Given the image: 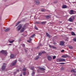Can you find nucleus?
Returning a JSON list of instances; mask_svg holds the SVG:
<instances>
[{
  "label": "nucleus",
  "mask_w": 76,
  "mask_h": 76,
  "mask_svg": "<svg viewBox=\"0 0 76 76\" xmlns=\"http://www.w3.org/2000/svg\"><path fill=\"white\" fill-rule=\"evenodd\" d=\"M71 34L73 36H76V34H75V32H71Z\"/></svg>",
  "instance_id": "nucleus-20"
},
{
  "label": "nucleus",
  "mask_w": 76,
  "mask_h": 76,
  "mask_svg": "<svg viewBox=\"0 0 76 76\" xmlns=\"http://www.w3.org/2000/svg\"><path fill=\"white\" fill-rule=\"evenodd\" d=\"M22 25L20 24L17 27V28H18V29L17 30V31H20L21 28H22Z\"/></svg>",
  "instance_id": "nucleus-4"
},
{
  "label": "nucleus",
  "mask_w": 76,
  "mask_h": 76,
  "mask_svg": "<svg viewBox=\"0 0 76 76\" xmlns=\"http://www.w3.org/2000/svg\"><path fill=\"white\" fill-rule=\"evenodd\" d=\"M46 21H44L43 22H41L40 23L41 24H42V25H44V24H45L46 23Z\"/></svg>",
  "instance_id": "nucleus-18"
},
{
  "label": "nucleus",
  "mask_w": 76,
  "mask_h": 76,
  "mask_svg": "<svg viewBox=\"0 0 76 76\" xmlns=\"http://www.w3.org/2000/svg\"><path fill=\"white\" fill-rule=\"evenodd\" d=\"M73 19H75V17H73Z\"/></svg>",
  "instance_id": "nucleus-47"
},
{
  "label": "nucleus",
  "mask_w": 76,
  "mask_h": 76,
  "mask_svg": "<svg viewBox=\"0 0 76 76\" xmlns=\"http://www.w3.org/2000/svg\"><path fill=\"white\" fill-rule=\"evenodd\" d=\"M59 23H61V21H60V22H59Z\"/></svg>",
  "instance_id": "nucleus-50"
},
{
  "label": "nucleus",
  "mask_w": 76,
  "mask_h": 76,
  "mask_svg": "<svg viewBox=\"0 0 76 76\" xmlns=\"http://www.w3.org/2000/svg\"><path fill=\"white\" fill-rule=\"evenodd\" d=\"M29 40L31 41H32V39L30 38L29 39Z\"/></svg>",
  "instance_id": "nucleus-42"
},
{
  "label": "nucleus",
  "mask_w": 76,
  "mask_h": 76,
  "mask_svg": "<svg viewBox=\"0 0 76 76\" xmlns=\"http://www.w3.org/2000/svg\"><path fill=\"white\" fill-rule=\"evenodd\" d=\"M34 28H35V29L36 30H38V28H37V27H36V26H35L34 27Z\"/></svg>",
  "instance_id": "nucleus-36"
},
{
  "label": "nucleus",
  "mask_w": 76,
  "mask_h": 76,
  "mask_svg": "<svg viewBox=\"0 0 76 76\" xmlns=\"http://www.w3.org/2000/svg\"><path fill=\"white\" fill-rule=\"evenodd\" d=\"M6 66H7V64L4 63L3 64V65L2 66L1 69L2 71H4V70L6 69Z\"/></svg>",
  "instance_id": "nucleus-1"
},
{
  "label": "nucleus",
  "mask_w": 76,
  "mask_h": 76,
  "mask_svg": "<svg viewBox=\"0 0 76 76\" xmlns=\"http://www.w3.org/2000/svg\"><path fill=\"white\" fill-rule=\"evenodd\" d=\"M25 52H26V50H25Z\"/></svg>",
  "instance_id": "nucleus-54"
},
{
  "label": "nucleus",
  "mask_w": 76,
  "mask_h": 76,
  "mask_svg": "<svg viewBox=\"0 0 76 76\" xmlns=\"http://www.w3.org/2000/svg\"><path fill=\"white\" fill-rule=\"evenodd\" d=\"M69 22H73V19L72 18H70L69 19Z\"/></svg>",
  "instance_id": "nucleus-19"
},
{
  "label": "nucleus",
  "mask_w": 76,
  "mask_h": 76,
  "mask_svg": "<svg viewBox=\"0 0 76 76\" xmlns=\"http://www.w3.org/2000/svg\"><path fill=\"white\" fill-rule=\"evenodd\" d=\"M36 23L37 24H39V22H36Z\"/></svg>",
  "instance_id": "nucleus-39"
},
{
  "label": "nucleus",
  "mask_w": 76,
  "mask_h": 76,
  "mask_svg": "<svg viewBox=\"0 0 76 76\" xmlns=\"http://www.w3.org/2000/svg\"><path fill=\"white\" fill-rule=\"evenodd\" d=\"M56 61L57 62H61V61L65 62V61H66V60H65V59H64L61 58L60 59H57Z\"/></svg>",
  "instance_id": "nucleus-2"
},
{
  "label": "nucleus",
  "mask_w": 76,
  "mask_h": 76,
  "mask_svg": "<svg viewBox=\"0 0 76 76\" xmlns=\"http://www.w3.org/2000/svg\"><path fill=\"white\" fill-rule=\"evenodd\" d=\"M46 34L47 37H49V38H50V34H48V33L46 32Z\"/></svg>",
  "instance_id": "nucleus-21"
},
{
  "label": "nucleus",
  "mask_w": 76,
  "mask_h": 76,
  "mask_svg": "<svg viewBox=\"0 0 76 76\" xmlns=\"http://www.w3.org/2000/svg\"><path fill=\"white\" fill-rule=\"evenodd\" d=\"M42 53H46V52H45V51H43L42 52Z\"/></svg>",
  "instance_id": "nucleus-38"
},
{
  "label": "nucleus",
  "mask_w": 76,
  "mask_h": 76,
  "mask_svg": "<svg viewBox=\"0 0 76 76\" xmlns=\"http://www.w3.org/2000/svg\"><path fill=\"white\" fill-rule=\"evenodd\" d=\"M28 42H30L29 40H28Z\"/></svg>",
  "instance_id": "nucleus-48"
},
{
  "label": "nucleus",
  "mask_w": 76,
  "mask_h": 76,
  "mask_svg": "<svg viewBox=\"0 0 76 76\" xmlns=\"http://www.w3.org/2000/svg\"><path fill=\"white\" fill-rule=\"evenodd\" d=\"M56 58V56H54L53 57V59H55Z\"/></svg>",
  "instance_id": "nucleus-34"
},
{
  "label": "nucleus",
  "mask_w": 76,
  "mask_h": 76,
  "mask_svg": "<svg viewBox=\"0 0 76 76\" xmlns=\"http://www.w3.org/2000/svg\"><path fill=\"white\" fill-rule=\"evenodd\" d=\"M8 42H10V40H8Z\"/></svg>",
  "instance_id": "nucleus-51"
},
{
  "label": "nucleus",
  "mask_w": 76,
  "mask_h": 76,
  "mask_svg": "<svg viewBox=\"0 0 76 76\" xmlns=\"http://www.w3.org/2000/svg\"><path fill=\"white\" fill-rule=\"evenodd\" d=\"M49 47L50 48H53V49H56V48H57L56 47L54 46H52L51 45H49Z\"/></svg>",
  "instance_id": "nucleus-7"
},
{
  "label": "nucleus",
  "mask_w": 76,
  "mask_h": 76,
  "mask_svg": "<svg viewBox=\"0 0 76 76\" xmlns=\"http://www.w3.org/2000/svg\"><path fill=\"white\" fill-rule=\"evenodd\" d=\"M61 70H63V67H61Z\"/></svg>",
  "instance_id": "nucleus-46"
},
{
  "label": "nucleus",
  "mask_w": 76,
  "mask_h": 76,
  "mask_svg": "<svg viewBox=\"0 0 76 76\" xmlns=\"http://www.w3.org/2000/svg\"><path fill=\"white\" fill-rule=\"evenodd\" d=\"M69 14H70V15H73L74 14V11H73V10H71L70 11Z\"/></svg>",
  "instance_id": "nucleus-11"
},
{
  "label": "nucleus",
  "mask_w": 76,
  "mask_h": 76,
  "mask_svg": "<svg viewBox=\"0 0 76 76\" xmlns=\"http://www.w3.org/2000/svg\"><path fill=\"white\" fill-rule=\"evenodd\" d=\"M64 50H61V52H64Z\"/></svg>",
  "instance_id": "nucleus-40"
},
{
  "label": "nucleus",
  "mask_w": 76,
  "mask_h": 76,
  "mask_svg": "<svg viewBox=\"0 0 76 76\" xmlns=\"http://www.w3.org/2000/svg\"><path fill=\"white\" fill-rule=\"evenodd\" d=\"M59 64H65V63H59Z\"/></svg>",
  "instance_id": "nucleus-35"
},
{
  "label": "nucleus",
  "mask_w": 76,
  "mask_h": 76,
  "mask_svg": "<svg viewBox=\"0 0 76 76\" xmlns=\"http://www.w3.org/2000/svg\"><path fill=\"white\" fill-rule=\"evenodd\" d=\"M25 27H26V25H25L24 26V27L22 28L20 30V32L21 33L23 32V31L25 30Z\"/></svg>",
  "instance_id": "nucleus-5"
},
{
  "label": "nucleus",
  "mask_w": 76,
  "mask_h": 76,
  "mask_svg": "<svg viewBox=\"0 0 76 76\" xmlns=\"http://www.w3.org/2000/svg\"><path fill=\"white\" fill-rule=\"evenodd\" d=\"M66 41H68V39H66Z\"/></svg>",
  "instance_id": "nucleus-43"
},
{
  "label": "nucleus",
  "mask_w": 76,
  "mask_h": 76,
  "mask_svg": "<svg viewBox=\"0 0 76 76\" xmlns=\"http://www.w3.org/2000/svg\"><path fill=\"white\" fill-rule=\"evenodd\" d=\"M10 58H13L15 57V55L14 54H12L10 56Z\"/></svg>",
  "instance_id": "nucleus-12"
},
{
  "label": "nucleus",
  "mask_w": 76,
  "mask_h": 76,
  "mask_svg": "<svg viewBox=\"0 0 76 76\" xmlns=\"http://www.w3.org/2000/svg\"><path fill=\"white\" fill-rule=\"evenodd\" d=\"M67 6L66 5H63L62 6V9H66L67 8Z\"/></svg>",
  "instance_id": "nucleus-17"
},
{
  "label": "nucleus",
  "mask_w": 76,
  "mask_h": 76,
  "mask_svg": "<svg viewBox=\"0 0 76 76\" xmlns=\"http://www.w3.org/2000/svg\"><path fill=\"white\" fill-rule=\"evenodd\" d=\"M67 57H69V56L66 55H63L62 56V57L63 58H67Z\"/></svg>",
  "instance_id": "nucleus-14"
},
{
  "label": "nucleus",
  "mask_w": 76,
  "mask_h": 76,
  "mask_svg": "<svg viewBox=\"0 0 76 76\" xmlns=\"http://www.w3.org/2000/svg\"><path fill=\"white\" fill-rule=\"evenodd\" d=\"M22 45L23 47H25V45L24 44H23Z\"/></svg>",
  "instance_id": "nucleus-41"
},
{
  "label": "nucleus",
  "mask_w": 76,
  "mask_h": 76,
  "mask_svg": "<svg viewBox=\"0 0 76 76\" xmlns=\"http://www.w3.org/2000/svg\"><path fill=\"white\" fill-rule=\"evenodd\" d=\"M14 41H15V40H13L11 41H10V43H13V42Z\"/></svg>",
  "instance_id": "nucleus-26"
},
{
  "label": "nucleus",
  "mask_w": 76,
  "mask_h": 76,
  "mask_svg": "<svg viewBox=\"0 0 76 76\" xmlns=\"http://www.w3.org/2000/svg\"><path fill=\"white\" fill-rule=\"evenodd\" d=\"M10 45H11V44H10Z\"/></svg>",
  "instance_id": "nucleus-55"
},
{
  "label": "nucleus",
  "mask_w": 76,
  "mask_h": 76,
  "mask_svg": "<svg viewBox=\"0 0 76 76\" xmlns=\"http://www.w3.org/2000/svg\"><path fill=\"white\" fill-rule=\"evenodd\" d=\"M35 75V72H33L32 73V76H34V75Z\"/></svg>",
  "instance_id": "nucleus-32"
},
{
  "label": "nucleus",
  "mask_w": 76,
  "mask_h": 76,
  "mask_svg": "<svg viewBox=\"0 0 76 76\" xmlns=\"http://www.w3.org/2000/svg\"><path fill=\"white\" fill-rule=\"evenodd\" d=\"M54 44L56 45V44H57V43H56V42H54Z\"/></svg>",
  "instance_id": "nucleus-44"
},
{
  "label": "nucleus",
  "mask_w": 76,
  "mask_h": 76,
  "mask_svg": "<svg viewBox=\"0 0 76 76\" xmlns=\"http://www.w3.org/2000/svg\"><path fill=\"white\" fill-rule=\"evenodd\" d=\"M69 48H70V49H73V47L71 46H69Z\"/></svg>",
  "instance_id": "nucleus-24"
},
{
  "label": "nucleus",
  "mask_w": 76,
  "mask_h": 76,
  "mask_svg": "<svg viewBox=\"0 0 76 76\" xmlns=\"http://www.w3.org/2000/svg\"><path fill=\"white\" fill-rule=\"evenodd\" d=\"M73 40L75 42H76V38H74L73 39Z\"/></svg>",
  "instance_id": "nucleus-29"
},
{
  "label": "nucleus",
  "mask_w": 76,
  "mask_h": 76,
  "mask_svg": "<svg viewBox=\"0 0 76 76\" xmlns=\"http://www.w3.org/2000/svg\"><path fill=\"white\" fill-rule=\"evenodd\" d=\"M0 20H1V17H0Z\"/></svg>",
  "instance_id": "nucleus-45"
},
{
  "label": "nucleus",
  "mask_w": 76,
  "mask_h": 76,
  "mask_svg": "<svg viewBox=\"0 0 76 76\" xmlns=\"http://www.w3.org/2000/svg\"><path fill=\"white\" fill-rule=\"evenodd\" d=\"M39 70H45V68H41L40 67H39Z\"/></svg>",
  "instance_id": "nucleus-16"
},
{
  "label": "nucleus",
  "mask_w": 76,
  "mask_h": 76,
  "mask_svg": "<svg viewBox=\"0 0 76 76\" xmlns=\"http://www.w3.org/2000/svg\"><path fill=\"white\" fill-rule=\"evenodd\" d=\"M54 3H56V1H54Z\"/></svg>",
  "instance_id": "nucleus-52"
},
{
  "label": "nucleus",
  "mask_w": 76,
  "mask_h": 76,
  "mask_svg": "<svg viewBox=\"0 0 76 76\" xmlns=\"http://www.w3.org/2000/svg\"><path fill=\"white\" fill-rule=\"evenodd\" d=\"M41 11L42 12H44L45 11V9H42L41 10Z\"/></svg>",
  "instance_id": "nucleus-30"
},
{
  "label": "nucleus",
  "mask_w": 76,
  "mask_h": 76,
  "mask_svg": "<svg viewBox=\"0 0 76 76\" xmlns=\"http://www.w3.org/2000/svg\"><path fill=\"white\" fill-rule=\"evenodd\" d=\"M16 62H17V61L16 60H15L13 62V63H12V66H14V65H15L16 64Z\"/></svg>",
  "instance_id": "nucleus-10"
},
{
  "label": "nucleus",
  "mask_w": 76,
  "mask_h": 76,
  "mask_svg": "<svg viewBox=\"0 0 76 76\" xmlns=\"http://www.w3.org/2000/svg\"><path fill=\"white\" fill-rule=\"evenodd\" d=\"M20 23V21H19L15 25L16 26H18V25H19V23Z\"/></svg>",
  "instance_id": "nucleus-22"
},
{
  "label": "nucleus",
  "mask_w": 76,
  "mask_h": 76,
  "mask_svg": "<svg viewBox=\"0 0 76 76\" xmlns=\"http://www.w3.org/2000/svg\"><path fill=\"white\" fill-rule=\"evenodd\" d=\"M35 37V34H34L32 36H31V38H33V37Z\"/></svg>",
  "instance_id": "nucleus-27"
},
{
  "label": "nucleus",
  "mask_w": 76,
  "mask_h": 76,
  "mask_svg": "<svg viewBox=\"0 0 76 76\" xmlns=\"http://www.w3.org/2000/svg\"><path fill=\"white\" fill-rule=\"evenodd\" d=\"M10 30V28H7L4 30V31H5V32H8V31H9Z\"/></svg>",
  "instance_id": "nucleus-13"
},
{
  "label": "nucleus",
  "mask_w": 76,
  "mask_h": 76,
  "mask_svg": "<svg viewBox=\"0 0 76 76\" xmlns=\"http://www.w3.org/2000/svg\"><path fill=\"white\" fill-rule=\"evenodd\" d=\"M31 70H34V67H31Z\"/></svg>",
  "instance_id": "nucleus-31"
},
{
  "label": "nucleus",
  "mask_w": 76,
  "mask_h": 76,
  "mask_svg": "<svg viewBox=\"0 0 76 76\" xmlns=\"http://www.w3.org/2000/svg\"><path fill=\"white\" fill-rule=\"evenodd\" d=\"M41 54H42V53H39V56H41Z\"/></svg>",
  "instance_id": "nucleus-37"
},
{
  "label": "nucleus",
  "mask_w": 76,
  "mask_h": 76,
  "mask_svg": "<svg viewBox=\"0 0 76 76\" xmlns=\"http://www.w3.org/2000/svg\"><path fill=\"white\" fill-rule=\"evenodd\" d=\"M35 2L37 5H39V0H35Z\"/></svg>",
  "instance_id": "nucleus-8"
},
{
  "label": "nucleus",
  "mask_w": 76,
  "mask_h": 76,
  "mask_svg": "<svg viewBox=\"0 0 76 76\" xmlns=\"http://www.w3.org/2000/svg\"><path fill=\"white\" fill-rule=\"evenodd\" d=\"M23 74L24 76H25L26 75V72H23Z\"/></svg>",
  "instance_id": "nucleus-33"
},
{
  "label": "nucleus",
  "mask_w": 76,
  "mask_h": 76,
  "mask_svg": "<svg viewBox=\"0 0 76 76\" xmlns=\"http://www.w3.org/2000/svg\"><path fill=\"white\" fill-rule=\"evenodd\" d=\"M64 45V42H60V45L61 46H63Z\"/></svg>",
  "instance_id": "nucleus-9"
},
{
  "label": "nucleus",
  "mask_w": 76,
  "mask_h": 76,
  "mask_svg": "<svg viewBox=\"0 0 76 76\" xmlns=\"http://www.w3.org/2000/svg\"><path fill=\"white\" fill-rule=\"evenodd\" d=\"M47 59L48 60H49V61H51V60H52V58L51 56H48L47 57Z\"/></svg>",
  "instance_id": "nucleus-6"
},
{
  "label": "nucleus",
  "mask_w": 76,
  "mask_h": 76,
  "mask_svg": "<svg viewBox=\"0 0 76 76\" xmlns=\"http://www.w3.org/2000/svg\"><path fill=\"white\" fill-rule=\"evenodd\" d=\"M17 72H19V70H17Z\"/></svg>",
  "instance_id": "nucleus-53"
},
{
  "label": "nucleus",
  "mask_w": 76,
  "mask_h": 76,
  "mask_svg": "<svg viewBox=\"0 0 76 76\" xmlns=\"http://www.w3.org/2000/svg\"><path fill=\"white\" fill-rule=\"evenodd\" d=\"M0 53H1V54H4V55H5V56L7 54V53L6 50H2L0 51Z\"/></svg>",
  "instance_id": "nucleus-3"
},
{
  "label": "nucleus",
  "mask_w": 76,
  "mask_h": 76,
  "mask_svg": "<svg viewBox=\"0 0 76 76\" xmlns=\"http://www.w3.org/2000/svg\"><path fill=\"white\" fill-rule=\"evenodd\" d=\"M26 68H24L23 69V71H26Z\"/></svg>",
  "instance_id": "nucleus-28"
},
{
  "label": "nucleus",
  "mask_w": 76,
  "mask_h": 76,
  "mask_svg": "<svg viewBox=\"0 0 76 76\" xmlns=\"http://www.w3.org/2000/svg\"><path fill=\"white\" fill-rule=\"evenodd\" d=\"M45 17L46 19H50V18H51V16L50 15H47Z\"/></svg>",
  "instance_id": "nucleus-15"
},
{
  "label": "nucleus",
  "mask_w": 76,
  "mask_h": 76,
  "mask_svg": "<svg viewBox=\"0 0 76 76\" xmlns=\"http://www.w3.org/2000/svg\"><path fill=\"white\" fill-rule=\"evenodd\" d=\"M39 56H37V57H36L35 58V60H38V58H39Z\"/></svg>",
  "instance_id": "nucleus-25"
},
{
  "label": "nucleus",
  "mask_w": 76,
  "mask_h": 76,
  "mask_svg": "<svg viewBox=\"0 0 76 76\" xmlns=\"http://www.w3.org/2000/svg\"><path fill=\"white\" fill-rule=\"evenodd\" d=\"M71 72H74V73H76V71L75 70V69H72L71 71Z\"/></svg>",
  "instance_id": "nucleus-23"
},
{
  "label": "nucleus",
  "mask_w": 76,
  "mask_h": 76,
  "mask_svg": "<svg viewBox=\"0 0 76 76\" xmlns=\"http://www.w3.org/2000/svg\"><path fill=\"white\" fill-rule=\"evenodd\" d=\"M22 76V74L20 75V76Z\"/></svg>",
  "instance_id": "nucleus-49"
}]
</instances>
